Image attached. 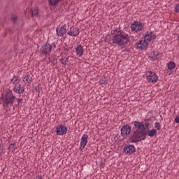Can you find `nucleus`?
<instances>
[{
    "label": "nucleus",
    "mask_w": 179,
    "mask_h": 179,
    "mask_svg": "<svg viewBox=\"0 0 179 179\" xmlns=\"http://www.w3.org/2000/svg\"><path fill=\"white\" fill-rule=\"evenodd\" d=\"M113 31V32L110 33L112 35L113 44H117V45L125 48L128 45V43L131 41L128 34H126L121 29L118 30V28Z\"/></svg>",
    "instance_id": "obj_1"
},
{
    "label": "nucleus",
    "mask_w": 179,
    "mask_h": 179,
    "mask_svg": "<svg viewBox=\"0 0 179 179\" xmlns=\"http://www.w3.org/2000/svg\"><path fill=\"white\" fill-rule=\"evenodd\" d=\"M132 124L134 127L132 129L131 139L145 132L150 127V123L148 122V120H145V122L134 121L132 122Z\"/></svg>",
    "instance_id": "obj_2"
},
{
    "label": "nucleus",
    "mask_w": 179,
    "mask_h": 179,
    "mask_svg": "<svg viewBox=\"0 0 179 179\" xmlns=\"http://www.w3.org/2000/svg\"><path fill=\"white\" fill-rule=\"evenodd\" d=\"M0 100L1 101H2L1 104L2 106L4 108L9 107V105L15 107L13 103H15V101L16 100V96L13 95V92H12V90H6L2 93V95L0 97Z\"/></svg>",
    "instance_id": "obj_3"
},
{
    "label": "nucleus",
    "mask_w": 179,
    "mask_h": 179,
    "mask_svg": "<svg viewBox=\"0 0 179 179\" xmlns=\"http://www.w3.org/2000/svg\"><path fill=\"white\" fill-rule=\"evenodd\" d=\"M157 135V130L156 129H152L150 130H147L136 136V137H133L131 138L132 142H135V143H138V142H141V141H145L146 139V136H150V138H153V136H156Z\"/></svg>",
    "instance_id": "obj_4"
},
{
    "label": "nucleus",
    "mask_w": 179,
    "mask_h": 179,
    "mask_svg": "<svg viewBox=\"0 0 179 179\" xmlns=\"http://www.w3.org/2000/svg\"><path fill=\"white\" fill-rule=\"evenodd\" d=\"M120 134L122 138H128L129 142H131V143H135V141H132L131 137H132V127L129 125V124H126L123 126H122L120 129Z\"/></svg>",
    "instance_id": "obj_5"
},
{
    "label": "nucleus",
    "mask_w": 179,
    "mask_h": 179,
    "mask_svg": "<svg viewBox=\"0 0 179 179\" xmlns=\"http://www.w3.org/2000/svg\"><path fill=\"white\" fill-rule=\"evenodd\" d=\"M143 24L138 21H134L131 23V31H136V33H138V31H142L143 29Z\"/></svg>",
    "instance_id": "obj_6"
},
{
    "label": "nucleus",
    "mask_w": 179,
    "mask_h": 179,
    "mask_svg": "<svg viewBox=\"0 0 179 179\" xmlns=\"http://www.w3.org/2000/svg\"><path fill=\"white\" fill-rule=\"evenodd\" d=\"M50 43L47 41L45 44H43L41 49H40V52L41 55H50L51 54V47L49 46Z\"/></svg>",
    "instance_id": "obj_7"
},
{
    "label": "nucleus",
    "mask_w": 179,
    "mask_h": 179,
    "mask_svg": "<svg viewBox=\"0 0 179 179\" xmlns=\"http://www.w3.org/2000/svg\"><path fill=\"white\" fill-rule=\"evenodd\" d=\"M123 152L126 155H129L131 156V155H133V153H135L136 152V148H135V145L132 144H125L123 148Z\"/></svg>",
    "instance_id": "obj_8"
},
{
    "label": "nucleus",
    "mask_w": 179,
    "mask_h": 179,
    "mask_svg": "<svg viewBox=\"0 0 179 179\" xmlns=\"http://www.w3.org/2000/svg\"><path fill=\"white\" fill-rule=\"evenodd\" d=\"M147 80L150 83H156L157 80H159V77L157 76V74L153 71H150L147 73Z\"/></svg>",
    "instance_id": "obj_9"
},
{
    "label": "nucleus",
    "mask_w": 179,
    "mask_h": 179,
    "mask_svg": "<svg viewBox=\"0 0 179 179\" xmlns=\"http://www.w3.org/2000/svg\"><path fill=\"white\" fill-rule=\"evenodd\" d=\"M149 45V43L146 40H140L136 43V47L137 50H141V51L143 50H147L148 47Z\"/></svg>",
    "instance_id": "obj_10"
},
{
    "label": "nucleus",
    "mask_w": 179,
    "mask_h": 179,
    "mask_svg": "<svg viewBox=\"0 0 179 179\" xmlns=\"http://www.w3.org/2000/svg\"><path fill=\"white\" fill-rule=\"evenodd\" d=\"M55 132L57 135H66L68 132V128L64 124H61L56 127Z\"/></svg>",
    "instance_id": "obj_11"
},
{
    "label": "nucleus",
    "mask_w": 179,
    "mask_h": 179,
    "mask_svg": "<svg viewBox=\"0 0 179 179\" xmlns=\"http://www.w3.org/2000/svg\"><path fill=\"white\" fill-rule=\"evenodd\" d=\"M89 139V136L87 134H83L81 140H80V150L81 152H83V149L86 147V145H87V140Z\"/></svg>",
    "instance_id": "obj_12"
},
{
    "label": "nucleus",
    "mask_w": 179,
    "mask_h": 179,
    "mask_svg": "<svg viewBox=\"0 0 179 179\" xmlns=\"http://www.w3.org/2000/svg\"><path fill=\"white\" fill-rule=\"evenodd\" d=\"M156 34L152 31H147L144 36V40L146 41H152V40H156Z\"/></svg>",
    "instance_id": "obj_13"
},
{
    "label": "nucleus",
    "mask_w": 179,
    "mask_h": 179,
    "mask_svg": "<svg viewBox=\"0 0 179 179\" xmlns=\"http://www.w3.org/2000/svg\"><path fill=\"white\" fill-rule=\"evenodd\" d=\"M79 28L71 27L70 30L67 32V34L71 37H76V36H79Z\"/></svg>",
    "instance_id": "obj_14"
},
{
    "label": "nucleus",
    "mask_w": 179,
    "mask_h": 179,
    "mask_svg": "<svg viewBox=\"0 0 179 179\" xmlns=\"http://www.w3.org/2000/svg\"><path fill=\"white\" fill-rule=\"evenodd\" d=\"M13 90L15 93H17L18 94H22V93H24V87H23L20 84L15 85Z\"/></svg>",
    "instance_id": "obj_15"
},
{
    "label": "nucleus",
    "mask_w": 179,
    "mask_h": 179,
    "mask_svg": "<svg viewBox=\"0 0 179 179\" xmlns=\"http://www.w3.org/2000/svg\"><path fill=\"white\" fill-rule=\"evenodd\" d=\"M56 33L57 36H59V37H62L65 33H66V29H65V26H62L60 27H57L56 28Z\"/></svg>",
    "instance_id": "obj_16"
},
{
    "label": "nucleus",
    "mask_w": 179,
    "mask_h": 179,
    "mask_svg": "<svg viewBox=\"0 0 179 179\" xmlns=\"http://www.w3.org/2000/svg\"><path fill=\"white\" fill-rule=\"evenodd\" d=\"M76 51L78 57H82V55H83V52H85V49H83V46L82 45H78L76 48Z\"/></svg>",
    "instance_id": "obj_17"
},
{
    "label": "nucleus",
    "mask_w": 179,
    "mask_h": 179,
    "mask_svg": "<svg viewBox=\"0 0 179 179\" xmlns=\"http://www.w3.org/2000/svg\"><path fill=\"white\" fill-rule=\"evenodd\" d=\"M31 16L37 17L38 16V8H31L30 10Z\"/></svg>",
    "instance_id": "obj_18"
},
{
    "label": "nucleus",
    "mask_w": 179,
    "mask_h": 179,
    "mask_svg": "<svg viewBox=\"0 0 179 179\" xmlns=\"http://www.w3.org/2000/svg\"><path fill=\"white\" fill-rule=\"evenodd\" d=\"M107 83H108V79L107 78V77L106 76H103L102 78H101L100 80H99V85H107Z\"/></svg>",
    "instance_id": "obj_19"
},
{
    "label": "nucleus",
    "mask_w": 179,
    "mask_h": 179,
    "mask_svg": "<svg viewBox=\"0 0 179 179\" xmlns=\"http://www.w3.org/2000/svg\"><path fill=\"white\" fill-rule=\"evenodd\" d=\"M167 68L168 69H169V71H172V69H174V68H176V62L170 61L167 64Z\"/></svg>",
    "instance_id": "obj_20"
},
{
    "label": "nucleus",
    "mask_w": 179,
    "mask_h": 179,
    "mask_svg": "<svg viewBox=\"0 0 179 179\" xmlns=\"http://www.w3.org/2000/svg\"><path fill=\"white\" fill-rule=\"evenodd\" d=\"M11 82L13 85H17V83H19L20 82V79H19L18 76H15L14 77H13V78H11Z\"/></svg>",
    "instance_id": "obj_21"
},
{
    "label": "nucleus",
    "mask_w": 179,
    "mask_h": 179,
    "mask_svg": "<svg viewBox=\"0 0 179 179\" xmlns=\"http://www.w3.org/2000/svg\"><path fill=\"white\" fill-rule=\"evenodd\" d=\"M17 148V146L16 145V143H14L9 145L8 150L11 152H15V150H16Z\"/></svg>",
    "instance_id": "obj_22"
},
{
    "label": "nucleus",
    "mask_w": 179,
    "mask_h": 179,
    "mask_svg": "<svg viewBox=\"0 0 179 179\" xmlns=\"http://www.w3.org/2000/svg\"><path fill=\"white\" fill-rule=\"evenodd\" d=\"M59 3V0H48V3L50 6H57Z\"/></svg>",
    "instance_id": "obj_23"
},
{
    "label": "nucleus",
    "mask_w": 179,
    "mask_h": 179,
    "mask_svg": "<svg viewBox=\"0 0 179 179\" xmlns=\"http://www.w3.org/2000/svg\"><path fill=\"white\" fill-rule=\"evenodd\" d=\"M43 87H41V84H38L37 86L34 87V90H33L34 93H38V95L40 94V90H42Z\"/></svg>",
    "instance_id": "obj_24"
},
{
    "label": "nucleus",
    "mask_w": 179,
    "mask_h": 179,
    "mask_svg": "<svg viewBox=\"0 0 179 179\" xmlns=\"http://www.w3.org/2000/svg\"><path fill=\"white\" fill-rule=\"evenodd\" d=\"M49 62H51V65L52 66H55V65H57V61H58V59H57V57H52V59L50 58L48 59Z\"/></svg>",
    "instance_id": "obj_25"
},
{
    "label": "nucleus",
    "mask_w": 179,
    "mask_h": 179,
    "mask_svg": "<svg viewBox=\"0 0 179 179\" xmlns=\"http://www.w3.org/2000/svg\"><path fill=\"white\" fill-rule=\"evenodd\" d=\"M151 55H153V57H155L154 58V60H157V59H159V55H160V54L159 53V52H157V51H152V52H151Z\"/></svg>",
    "instance_id": "obj_26"
},
{
    "label": "nucleus",
    "mask_w": 179,
    "mask_h": 179,
    "mask_svg": "<svg viewBox=\"0 0 179 179\" xmlns=\"http://www.w3.org/2000/svg\"><path fill=\"white\" fill-rule=\"evenodd\" d=\"M24 79H26V83H31L33 82V78H31V76H30V75H27L26 77L24 78Z\"/></svg>",
    "instance_id": "obj_27"
},
{
    "label": "nucleus",
    "mask_w": 179,
    "mask_h": 179,
    "mask_svg": "<svg viewBox=\"0 0 179 179\" xmlns=\"http://www.w3.org/2000/svg\"><path fill=\"white\" fill-rule=\"evenodd\" d=\"M155 128H157V131H160V129H162V126L160 125V123L155 122Z\"/></svg>",
    "instance_id": "obj_28"
},
{
    "label": "nucleus",
    "mask_w": 179,
    "mask_h": 179,
    "mask_svg": "<svg viewBox=\"0 0 179 179\" xmlns=\"http://www.w3.org/2000/svg\"><path fill=\"white\" fill-rule=\"evenodd\" d=\"M49 47H50V51H52V48H57V44L55 43H49Z\"/></svg>",
    "instance_id": "obj_29"
},
{
    "label": "nucleus",
    "mask_w": 179,
    "mask_h": 179,
    "mask_svg": "<svg viewBox=\"0 0 179 179\" xmlns=\"http://www.w3.org/2000/svg\"><path fill=\"white\" fill-rule=\"evenodd\" d=\"M174 12H176V13H179V3L176 4L174 6Z\"/></svg>",
    "instance_id": "obj_30"
},
{
    "label": "nucleus",
    "mask_w": 179,
    "mask_h": 179,
    "mask_svg": "<svg viewBox=\"0 0 179 179\" xmlns=\"http://www.w3.org/2000/svg\"><path fill=\"white\" fill-rule=\"evenodd\" d=\"M2 153H5V151H3V145L0 144V156H2Z\"/></svg>",
    "instance_id": "obj_31"
},
{
    "label": "nucleus",
    "mask_w": 179,
    "mask_h": 179,
    "mask_svg": "<svg viewBox=\"0 0 179 179\" xmlns=\"http://www.w3.org/2000/svg\"><path fill=\"white\" fill-rule=\"evenodd\" d=\"M17 17H13L12 18H11V20H12V22H13V23H16V22H17Z\"/></svg>",
    "instance_id": "obj_32"
},
{
    "label": "nucleus",
    "mask_w": 179,
    "mask_h": 179,
    "mask_svg": "<svg viewBox=\"0 0 179 179\" xmlns=\"http://www.w3.org/2000/svg\"><path fill=\"white\" fill-rule=\"evenodd\" d=\"M174 122H176V124H179V116L175 117Z\"/></svg>",
    "instance_id": "obj_33"
},
{
    "label": "nucleus",
    "mask_w": 179,
    "mask_h": 179,
    "mask_svg": "<svg viewBox=\"0 0 179 179\" xmlns=\"http://www.w3.org/2000/svg\"><path fill=\"white\" fill-rule=\"evenodd\" d=\"M62 65H66V61L64 62V58L60 59Z\"/></svg>",
    "instance_id": "obj_34"
},
{
    "label": "nucleus",
    "mask_w": 179,
    "mask_h": 179,
    "mask_svg": "<svg viewBox=\"0 0 179 179\" xmlns=\"http://www.w3.org/2000/svg\"><path fill=\"white\" fill-rule=\"evenodd\" d=\"M17 101L18 102V104H21V103H23V99H17Z\"/></svg>",
    "instance_id": "obj_35"
},
{
    "label": "nucleus",
    "mask_w": 179,
    "mask_h": 179,
    "mask_svg": "<svg viewBox=\"0 0 179 179\" xmlns=\"http://www.w3.org/2000/svg\"><path fill=\"white\" fill-rule=\"evenodd\" d=\"M148 58H150V59H152V61H155V57L153 56H148Z\"/></svg>",
    "instance_id": "obj_36"
},
{
    "label": "nucleus",
    "mask_w": 179,
    "mask_h": 179,
    "mask_svg": "<svg viewBox=\"0 0 179 179\" xmlns=\"http://www.w3.org/2000/svg\"><path fill=\"white\" fill-rule=\"evenodd\" d=\"M15 107H20V103L15 104Z\"/></svg>",
    "instance_id": "obj_37"
},
{
    "label": "nucleus",
    "mask_w": 179,
    "mask_h": 179,
    "mask_svg": "<svg viewBox=\"0 0 179 179\" xmlns=\"http://www.w3.org/2000/svg\"><path fill=\"white\" fill-rule=\"evenodd\" d=\"M68 59H69V57H67V58L66 59V61H68Z\"/></svg>",
    "instance_id": "obj_38"
},
{
    "label": "nucleus",
    "mask_w": 179,
    "mask_h": 179,
    "mask_svg": "<svg viewBox=\"0 0 179 179\" xmlns=\"http://www.w3.org/2000/svg\"><path fill=\"white\" fill-rule=\"evenodd\" d=\"M103 164H104L103 162L101 164V166H103Z\"/></svg>",
    "instance_id": "obj_39"
},
{
    "label": "nucleus",
    "mask_w": 179,
    "mask_h": 179,
    "mask_svg": "<svg viewBox=\"0 0 179 179\" xmlns=\"http://www.w3.org/2000/svg\"><path fill=\"white\" fill-rule=\"evenodd\" d=\"M66 51H69V49H66Z\"/></svg>",
    "instance_id": "obj_40"
},
{
    "label": "nucleus",
    "mask_w": 179,
    "mask_h": 179,
    "mask_svg": "<svg viewBox=\"0 0 179 179\" xmlns=\"http://www.w3.org/2000/svg\"><path fill=\"white\" fill-rule=\"evenodd\" d=\"M23 80H24V82H26V81L24 80V79Z\"/></svg>",
    "instance_id": "obj_41"
},
{
    "label": "nucleus",
    "mask_w": 179,
    "mask_h": 179,
    "mask_svg": "<svg viewBox=\"0 0 179 179\" xmlns=\"http://www.w3.org/2000/svg\"><path fill=\"white\" fill-rule=\"evenodd\" d=\"M59 1H62V0H59Z\"/></svg>",
    "instance_id": "obj_42"
}]
</instances>
